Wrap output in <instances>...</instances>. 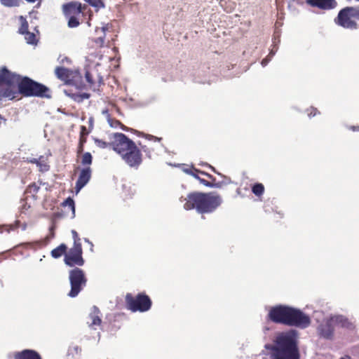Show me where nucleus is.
Instances as JSON below:
<instances>
[{"mask_svg":"<svg viewBox=\"0 0 359 359\" xmlns=\"http://www.w3.org/2000/svg\"><path fill=\"white\" fill-rule=\"evenodd\" d=\"M25 1L29 3H34L36 0H25Z\"/></svg>","mask_w":359,"mask_h":359,"instance_id":"603ef678","label":"nucleus"},{"mask_svg":"<svg viewBox=\"0 0 359 359\" xmlns=\"http://www.w3.org/2000/svg\"><path fill=\"white\" fill-rule=\"evenodd\" d=\"M69 280L71 289L68 296L74 298L83 290L87 284V278L84 271L78 267H75L69 272Z\"/></svg>","mask_w":359,"mask_h":359,"instance_id":"9d476101","label":"nucleus"},{"mask_svg":"<svg viewBox=\"0 0 359 359\" xmlns=\"http://www.w3.org/2000/svg\"><path fill=\"white\" fill-rule=\"evenodd\" d=\"M30 208V206L29 205H27V203L24 201H22V205L20 207V212L21 213H25L26 211Z\"/></svg>","mask_w":359,"mask_h":359,"instance_id":"58836bf2","label":"nucleus"},{"mask_svg":"<svg viewBox=\"0 0 359 359\" xmlns=\"http://www.w3.org/2000/svg\"><path fill=\"white\" fill-rule=\"evenodd\" d=\"M89 318L91 320V323H89L90 327H93L95 325H100L101 324V313L97 306H93L92 307L91 312L89 314Z\"/></svg>","mask_w":359,"mask_h":359,"instance_id":"aec40b11","label":"nucleus"},{"mask_svg":"<svg viewBox=\"0 0 359 359\" xmlns=\"http://www.w3.org/2000/svg\"><path fill=\"white\" fill-rule=\"evenodd\" d=\"M306 3L311 7L321 10H331L337 6L336 0H306Z\"/></svg>","mask_w":359,"mask_h":359,"instance_id":"4468645a","label":"nucleus"},{"mask_svg":"<svg viewBox=\"0 0 359 359\" xmlns=\"http://www.w3.org/2000/svg\"><path fill=\"white\" fill-rule=\"evenodd\" d=\"M85 241L90 243L91 245V246H93V243L91 242H90V241L88 238H85Z\"/></svg>","mask_w":359,"mask_h":359,"instance_id":"3c124183","label":"nucleus"},{"mask_svg":"<svg viewBox=\"0 0 359 359\" xmlns=\"http://www.w3.org/2000/svg\"><path fill=\"white\" fill-rule=\"evenodd\" d=\"M331 318L333 320L334 327H341L350 330H353L355 327L353 324L351 323L347 318L343 316H335L331 317Z\"/></svg>","mask_w":359,"mask_h":359,"instance_id":"dca6fc26","label":"nucleus"},{"mask_svg":"<svg viewBox=\"0 0 359 359\" xmlns=\"http://www.w3.org/2000/svg\"><path fill=\"white\" fill-rule=\"evenodd\" d=\"M17 93H20L25 97H37L48 99L52 97L51 91L48 87L27 76L20 77Z\"/></svg>","mask_w":359,"mask_h":359,"instance_id":"0eeeda50","label":"nucleus"},{"mask_svg":"<svg viewBox=\"0 0 359 359\" xmlns=\"http://www.w3.org/2000/svg\"><path fill=\"white\" fill-rule=\"evenodd\" d=\"M252 190L255 195L261 196L264 193V187L262 184H255Z\"/></svg>","mask_w":359,"mask_h":359,"instance_id":"473e14b6","label":"nucleus"},{"mask_svg":"<svg viewBox=\"0 0 359 359\" xmlns=\"http://www.w3.org/2000/svg\"><path fill=\"white\" fill-rule=\"evenodd\" d=\"M62 205L65 207H68L72 212V217H75V204L74 201L72 198L70 197L67 198L63 203Z\"/></svg>","mask_w":359,"mask_h":359,"instance_id":"c85d7f7f","label":"nucleus"},{"mask_svg":"<svg viewBox=\"0 0 359 359\" xmlns=\"http://www.w3.org/2000/svg\"><path fill=\"white\" fill-rule=\"evenodd\" d=\"M317 109L316 108H314V107H311V111L309 113V117H311V116H314L316 114V112H317Z\"/></svg>","mask_w":359,"mask_h":359,"instance_id":"a19ab883","label":"nucleus"},{"mask_svg":"<svg viewBox=\"0 0 359 359\" xmlns=\"http://www.w3.org/2000/svg\"><path fill=\"white\" fill-rule=\"evenodd\" d=\"M318 335L325 339H332L334 335V325L331 318L323 320L317 328Z\"/></svg>","mask_w":359,"mask_h":359,"instance_id":"ddd939ff","label":"nucleus"},{"mask_svg":"<svg viewBox=\"0 0 359 359\" xmlns=\"http://www.w3.org/2000/svg\"><path fill=\"white\" fill-rule=\"evenodd\" d=\"M113 62H114L115 63L113 65H114V67H116V68H118L119 67V62H118V59H113L112 60Z\"/></svg>","mask_w":359,"mask_h":359,"instance_id":"37998d69","label":"nucleus"},{"mask_svg":"<svg viewBox=\"0 0 359 359\" xmlns=\"http://www.w3.org/2000/svg\"><path fill=\"white\" fill-rule=\"evenodd\" d=\"M262 65L263 66H264V65H266V59H264V60L262 61Z\"/></svg>","mask_w":359,"mask_h":359,"instance_id":"8fccbe9b","label":"nucleus"},{"mask_svg":"<svg viewBox=\"0 0 359 359\" xmlns=\"http://www.w3.org/2000/svg\"><path fill=\"white\" fill-rule=\"evenodd\" d=\"M110 28H111V25L109 23L104 25L103 27L100 28V30L102 32V35L93 40L94 43L97 46L102 47L104 46L105 41L106 32L108 31Z\"/></svg>","mask_w":359,"mask_h":359,"instance_id":"5701e85b","label":"nucleus"},{"mask_svg":"<svg viewBox=\"0 0 359 359\" xmlns=\"http://www.w3.org/2000/svg\"><path fill=\"white\" fill-rule=\"evenodd\" d=\"M107 122L109 124V126L112 128H117L118 127H121V129H123V130H127L126 127H125L119 121L116 119L112 118L111 117V120L108 119Z\"/></svg>","mask_w":359,"mask_h":359,"instance_id":"7c9ffc66","label":"nucleus"},{"mask_svg":"<svg viewBox=\"0 0 359 359\" xmlns=\"http://www.w3.org/2000/svg\"><path fill=\"white\" fill-rule=\"evenodd\" d=\"M25 229H26V224H23L22 229L25 230Z\"/></svg>","mask_w":359,"mask_h":359,"instance_id":"5fc2aeb1","label":"nucleus"},{"mask_svg":"<svg viewBox=\"0 0 359 359\" xmlns=\"http://www.w3.org/2000/svg\"><path fill=\"white\" fill-rule=\"evenodd\" d=\"M73 350L76 352V353H79L81 351V348L78 346H74Z\"/></svg>","mask_w":359,"mask_h":359,"instance_id":"c03bdc74","label":"nucleus"},{"mask_svg":"<svg viewBox=\"0 0 359 359\" xmlns=\"http://www.w3.org/2000/svg\"><path fill=\"white\" fill-rule=\"evenodd\" d=\"M147 138L149 139V140H154V141H160L161 140V138H158L157 137H155V136H153L151 135H147Z\"/></svg>","mask_w":359,"mask_h":359,"instance_id":"79ce46f5","label":"nucleus"},{"mask_svg":"<svg viewBox=\"0 0 359 359\" xmlns=\"http://www.w3.org/2000/svg\"><path fill=\"white\" fill-rule=\"evenodd\" d=\"M64 262L66 265L73 267L75 266H81L84 264V259L82 257L81 245H73L68 252L65 254Z\"/></svg>","mask_w":359,"mask_h":359,"instance_id":"f8f14e48","label":"nucleus"},{"mask_svg":"<svg viewBox=\"0 0 359 359\" xmlns=\"http://www.w3.org/2000/svg\"><path fill=\"white\" fill-rule=\"evenodd\" d=\"M339 359H353V358L349 355H345L344 357H341Z\"/></svg>","mask_w":359,"mask_h":359,"instance_id":"de8ad7c7","label":"nucleus"},{"mask_svg":"<svg viewBox=\"0 0 359 359\" xmlns=\"http://www.w3.org/2000/svg\"><path fill=\"white\" fill-rule=\"evenodd\" d=\"M15 359H41L40 355L35 351L26 349L15 355Z\"/></svg>","mask_w":359,"mask_h":359,"instance_id":"6ab92c4d","label":"nucleus"},{"mask_svg":"<svg viewBox=\"0 0 359 359\" xmlns=\"http://www.w3.org/2000/svg\"><path fill=\"white\" fill-rule=\"evenodd\" d=\"M27 161L36 164L41 172L48 171L49 170V165L46 163V160L43 156H41L39 158H27Z\"/></svg>","mask_w":359,"mask_h":359,"instance_id":"412c9836","label":"nucleus"},{"mask_svg":"<svg viewBox=\"0 0 359 359\" xmlns=\"http://www.w3.org/2000/svg\"><path fill=\"white\" fill-rule=\"evenodd\" d=\"M184 171L186 173L194 177L195 178H198L197 173H201V172L197 169H192V168H185V169H184Z\"/></svg>","mask_w":359,"mask_h":359,"instance_id":"e433bc0d","label":"nucleus"},{"mask_svg":"<svg viewBox=\"0 0 359 359\" xmlns=\"http://www.w3.org/2000/svg\"><path fill=\"white\" fill-rule=\"evenodd\" d=\"M67 249V245L64 243H62L51 251V252H50L51 256L55 259H58L62 255H65Z\"/></svg>","mask_w":359,"mask_h":359,"instance_id":"b1692460","label":"nucleus"},{"mask_svg":"<svg viewBox=\"0 0 359 359\" xmlns=\"http://www.w3.org/2000/svg\"><path fill=\"white\" fill-rule=\"evenodd\" d=\"M216 80H217V79L215 76H214L212 79H207L206 78H201L199 76H198L197 77H196L193 79L194 81L197 82V83H210L211 82L215 81Z\"/></svg>","mask_w":359,"mask_h":359,"instance_id":"f704fd0d","label":"nucleus"},{"mask_svg":"<svg viewBox=\"0 0 359 359\" xmlns=\"http://www.w3.org/2000/svg\"><path fill=\"white\" fill-rule=\"evenodd\" d=\"M62 11L69 28H76L82 23H86L88 27L91 26L93 12L87 5L73 1L64 4Z\"/></svg>","mask_w":359,"mask_h":359,"instance_id":"423d86ee","label":"nucleus"},{"mask_svg":"<svg viewBox=\"0 0 359 359\" xmlns=\"http://www.w3.org/2000/svg\"><path fill=\"white\" fill-rule=\"evenodd\" d=\"M27 43L32 46H36L39 41V31L37 27L34 28V32H27L22 34Z\"/></svg>","mask_w":359,"mask_h":359,"instance_id":"f3484780","label":"nucleus"},{"mask_svg":"<svg viewBox=\"0 0 359 359\" xmlns=\"http://www.w3.org/2000/svg\"><path fill=\"white\" fill-rule=\"evenodd\" d=\"M83 69L82 72L79 69H55V74L57 77L62 81L65 84L74 86L76 89L81 90L88 87L93 90H96V87L99 86L102 82V77L98 74H95L96 69Z\"/></svg>","mask_w":359,"mask_h":359,"instance_id":"f257e3e1","label":"nucleus"},{"mask_svg":"<svg viewBox=\"0 0 359 359\" xmlns=\"http://www.w3.org/2000/svg\"><path fill=\"white\" fill-rule=\"evenodd\" d=\"M82 151H83V145H82V143H81L79 149V152H81Z\"/></svg>","mask_w":359,"mask_h":359,"instance_id":"09e8293b","label":"nucleus"},{"mask_svg":"<svg viewBox=\"0 0 359 359\" xmlns=\"http://www.w3.org/2000/svg\"><path fill=\"white\" fill-rule=\"evenodd\" d=\"M351 129L353 131L359 130V126L358 127L351 126Z\"/></svg>","mask_w":359,"mask_h":359,"instance_id":"a18cd8bd","label":"nucleus"},{"mask_svg":"<svg viewBox=\"0 0 359 359\" xmlns=\"http://www.w3.org/2000/svg\"><path fill=\"white\" fill-rule=\"evenodd\" d=\"M82 130H86V127L85 126H82Z\"/></svg>","mask_w":359,"mask_h":359,"instance_id":"6e6d98bb","label":"nucleus"},{"mask_svg":"<svg viewBox=\"0 0 359 359\" xmlns=\"http://www.w3.org/2000/svg\"><path fill=\"white\" fill-rule=\"evenodd\" d=\"M271 351V359H299L296 332L290 330L277 335L274 345H266Z\"/></svg>","mask_w":359,"mask_h":359,"instance_id":"7ed1b4c3","label":"nucleus"},{"mask_svg":"<svg viewBox=\"0 0 359 359\" xmlns=\"http://www.w3.org/2000/svg\"><path fill=\"white\" fill-rule=\"evenodd\" d=\"M102 114L105 116L106 118H107V121L108 119L111 120V115L109 112V110L107 109H105L104 110H102Z\"/></svg>","mask_w":359,"mask_h":359,"instance_id":"ea45409f","label":"nucleus"},{"mask_svg":"<svg viewBox=\"0 0 359 359\" xmlns=\"http://www.w3.org/2000/svg\"><path fill=\"white\" fill-rule=\"evenodd\" d=\"M110 144L112 149L119 154L130 167L137 168L142 163V153L135 143L125 134L114 133Z\"/></svg>","mask_w":359,"mask_h":359,"instance_id":"20e7f679","label":"nucleus"},{"mask_svg":"<svg viewBox=\"0 0 359 359\" xmlns=\"http://www.w3.org/2000/svg\"><path fill=\"white\" fill-rule=\"evenodd\" d=\"M126 301L128 309L133 312H145L149 310L151 306L150 298L144 294H138L135 297L131 294H127Z\"/></svg>","mask_w":359,"mask_h":359,"instance_id":"9b49d317","label":"nucleus"},{"mask_svg":"<svg viewBox=\"0 0 359 359\" xmlns=\"http://www.w3.org/2000/svg\"><path fill=\"white\" fill-rule=\"evenodd\" d=\"M193 70H197L198 71L197 72H194V74H197L198 76H200L201 74V71H199V69H193Z\"/></svg>","mask_w":359,"mask_h":359,"instance_id":"49530a36","label":"nucleus"},{"mask_svg":"<svg viewBox=\"0 0 359 359\" xmlns=\"http://www.w3.org/2000/svg\"><path fill=\"white\" fill-rule=\"evenodd\" d=\"M58 59L61 64V65L58 67H67V66H69L72 64L71 60L66 56H60Z\"/></svg>","mask_w":359,"mask_h":359,"instance_id":"72a5a7b5","label":"nucleus"},{"mask_svg":"<svg viewBox=\"0 0 359 359\" xmlns=\"http://www.w3.org/2000/svg\"><path fill=\"white\" fill-rule=\"evenodd\" d=\"M219 72L226 79L232 78L234 75H237L238 69H219Z\"/></svg>","mask_w":359,"mask_h":359,"instance_id":"a878e982","label":"nucleus"},{"mask_svg":"<svg viewBox=\"0 0 359 359\" xmlns=\"http://www.w3.org/2000/svg\"><path fill=\"white\" fill-rule=\"evenodd\" d=\"M139 146H140L139 149L140 151V153L142 151H143L144 153H145L146 156L150 158L151 157V154L154 150V148L150 147L147 145L142 144L141 143H139Z\"/></svg>","mask_w":359,"mask_h":359,"instance_id":"c756f323","label":"nucleus"},{"mask_svg":"<svg viewBox=\"0 0 359 359\" xmlns=\"http://www.w3.org/2000/svg\"><path fill=\"white\" fill-rule=\"evenodd\" d=\"M72 237L74 239V245L76 246V244L81 245V243L80 242V238L79 237L77 232L75 230H72Z\"/></svg>","mask_w":359,"mask_h":359,"instance_id":"4c0bfd02","label":"nucleus"},{"mask_svg":"<svg viewBox=\"0 0 359 359\" xmlns=\"http://www.w3.org/2000/svg\"><path fill=\"white\" fill-rule=\"evenodd\" d=\"M1 119H3V117L1 116V115L0 114V120Z\"/></svg>","mask_w":359,"mask_h":359,"instance_id":"4d7b16f0","label":"nucleus"},{"mask_svg":"<svg viewBox=\"0 0 359 359\" xmlns=\"http://www.w3.org/2000/svg\"><path fill=\"white\" fill-rule=\"evenodd\" d=\"M93 161V156L90 152H86L83 154L81 158V164L83 168L90 166Z\"/></svg>","mask_w":359,"mask_h":359,"instance_id":"bb28decb","label":"nucleus"},{"mask_svg":"<svg viewBox=\"0 0 359 359\" xmlns=\"http://www.w3.org/2000/svg\"><path fill=\"white\" fill-rule=\"evenodd\" d=\"M269 319L278 324L305 329L311 324L310 317L298 309L285 305L273 306L268 314Z\"/></svg>","mask_w":359,"mask_h":359,"instance_id":"f03ea898","label":"nucleus"},{"mask_svg":"<svg viewBox=\"0 0 359 359\" xmlns=\"http://www.w3.org/2000/svg\"><path fill=\"white\" fill-rule=\"evenodd\" d=\"M359 6H346L339 11L334 21L336 24L345 29H357L359 25Z\"/></svg>","mask_w":359,"mask_h":359,"instance_id":"1a4fd4ad","label":"nucleus"},{"mask_svg":"<svg viewBox=\"0 0 359 359\" xmlns=\"http://www.w3.org/2000/svg\"><path fill=\"white\" fill-rule=\"evenodd\" d=\"M64 93L67 96L78 103H81L84 100L90 97V94L88 93H73L71 90H64Z\"/></svg>","mask_w":359,"mask_h":359,"instance_id":"a211bd4d","label":"nucleus"},{"mask_svg":"<svg viewBox=\"0 0 359 359\" xmlns=\"http://www.w3.org/2000/svg\"><path fill=\"white\" fill-rule=\"evenodd\" d=\"M18 20L20 21V25L18 28V32L20 34L22 35L23 34L29 31V24L26 18L22 15H20L18 18Z\"/></svg>","mask_w":359,"mask_h":359,"instance_id":"393cba45","label":"nucleus"},{"mask_svg":"<svg viewBox=\"0 0 359 359\" xmlns=\"http://www.w3.org/2000/svg\"><path fill=\"white\" fill-rule=\"evenodd\" d=\"M181 201H185L184 208L187 210L196 209L198 213H210L219 207L222 200L219 195L213 193L192 192Z\"/></svg>","mask_w":359,"mask_h":359,"instance_id":"39448f33","label":"nucleus"},{"mask_svg":"<svg viewBox=\"0 0 359 359\" xmlns=\"http://www.w3.org/2000/svg\"><path fill=\"white\" fill-rule=\"evenodd\" d=\"M94 142L96 146L101 149L111 147V144H110V142H107L98 138H94Z\"/></svg>","mask_w":359,"mask_h":359,"instance_id":"2f4dec72","label":"nucleus"},{"mask_svg":"<svg viewBox=\"0 0 359 359\" xmlns=\"http://www.w3.org/2000/svg\"><path fill=\"white\" fill-rule=\"evenodd\" d=\"M39 189H40L39 186H38L36 184L34 183V184H30L27 187V191L30 194H34L39 191Z\"/></svg>","mask_w":359,"mask_h":359,"instance_id":"c9c22d12","label":"nucleus"},{"mask_svg":"<svg viewBox=\"0 0 359 359\" xmlns=\"http://www.w3.org/2000/svg\"><path fill=\"white\" fill-rule=\"evenodd\" d=\"M91 173L92 170L90 166L85 167L81 170L76 182L75 188L77 191H80L87 184L91 177Z\"/></svg>","mask_w":359,"mask_h":359,"instance_id":"2eb2a0df","label":"nucleus"},{"mask_svg":"<svg viewBox=\"0 0 359 359\" xmlns=\"http://www.w3.org/2000/svg\"><path fill=\"white\" fill-rule=\"evenodd\" d=\"M20 76L10 72L8 69H1L0 72V97L13 99L18 89Z\"/></svg>","mask_w":359,"mask_h":359,"instance_id":"6e6552de","label":"nucleus"},{"mask_svg":"<svg viewBox=\"0 0 359 359\" xmlns=\"http://www.w3.org/2000/svg\"><path fill=\"white\" fill-rule=\"evenodd\" d=\"M201 174L203 175H206L209 178L212 180V182H208L207 180H201V184L211 188H221L222 185L224 184L223 182H215V178L212 177V175L208 174L205 172H201Z\"/></svg>","mask_w":359,"mask_h":359,"instance_id":"4be33fe9","label":"nucleus"},{"mask_svg":"<svg viewBox=\"0 0 359 359\" xmlns=\"http://www.w3.org/2000/svg\"><path fill=\"white\" fill-rule=\"evenodd\" d=\"M201 183V180H205L204 179H202L201 177H200L198 175V178H196Z\"/></svg>","mask_w":359,"mask_h":359,"instance_id":"864d4df0","label":"nucleus"},{"mask_svg":"<svg viewBox=\"0 0 359 359\" xmlns=\"http://www.w3.org/2000/svg\"><path fill=\"white\" fill-rule=\"evenodd\" d=\"M21 1V0H0L1 4L5 7H18Z\"/></svg>","mask_w":359,"mask_h":359,"instance_id":"cd10ccee","label":"nucleus"}]
</instances>
